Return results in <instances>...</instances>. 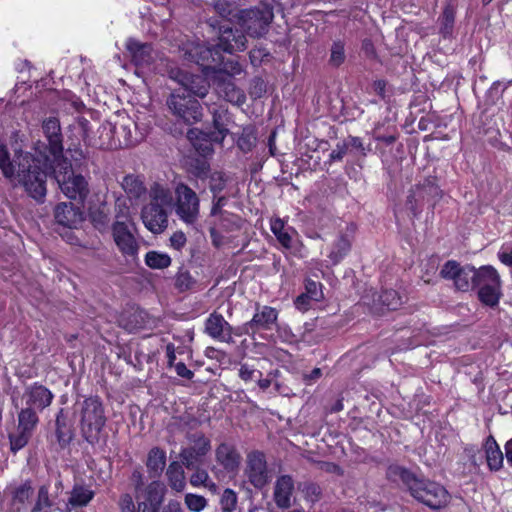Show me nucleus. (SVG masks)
<instances>
[{
    "label": "nucleus",
    "mask_w": 512,
    "mask_h": 512,
    "mask_svg": "<svg viewBox=\"0 0 512 512\" xmlns=\"http://www.w3.org/2000/svg\"><path fill=\"white\" fill-rule=\"evenodd\" d=\"M387 477L394 482H401L414 499L432 510L444 508L450 501V495L445 487L434 481L420 478L402 466L390 465L387 469Z\"/></svg>",
    "instance_id": "obj_1"
},
{
    "label": "nucleus",
    "mask_w": 512,
    "mask_h": 512,
    "mask_svg": "<svg viewBox=\"0 0 512 512\" xmlns=\"http://www.w3.org/2000/svg\"><path fill=\"white\" fill-rule=\"evenodd\" d=\"M30 153H17L12 161L8 159L6 149L0 146V168L3 174L11 179L14 185H21L34 199L41 201L46 195V187L43 186V173L33 166Z\"/></svg>",
    "instance_id": "obj_2"
},
{
    "label": "nucleus",
    "mask_w": 512,
    "mask_h": 512,
    "mask_svg": "<svg viewBox=\"0 0 512 512\" xmlns=\"http://www.w3.org/2000/svg\"><path fill=\"white\" fill-rule=\"evenodd\" d=\"M173 202V192L167 184L153 182L150 185L148 202L141 209V220L150 232L160 234L168 227V216Z\"/></svg>",
    "instance_id": "obj_3"
},
{
    "label": "nucleus",
    "mask_w": 512,
    "mask_h": 512,
    "mask_svg": "<svg viewBox=\"0 0 512 512\" xmlns=\"http://www.w3.org/2000/svg\"><path fill=\"white\" fill-rule=\"evenodd\" d=\"M184 56L202 67L203 73L211 79L223 73V77L231 79L242 72L239 62L233 59L224 60L218 49L200 43H190L185 48Z\"/></svg>",
    "instance_id": "obj_4"
},
{
    "label": "nucleus",
    "mask_w": 512,
    "mask_h": 512,
    "mask_svg": "<svg viewBox=\"0 0 512 512\" xmlns=\"http://www.w3.org/2000/svg\"><path fill=\"white\" fill-rule=\"evenodd\" d=\"M42 128L48 144L38 142L34 147L36 155L30 154V159L33 161L32 166H37V170L43 173V186L46 187L48 168L63 159V144L61 127L57 118L49 117L44 120Z\"/></svg>",
    "instance_id": "obj_5"
},
{
    "label": "nucleus",
    "mask_w": 512,
    "mask_h": 512,
    "mask_svg": "<svg viewBox=\"0 0 512 512\" xmlns=\"http://www.w3.org/2000/svg\"><path fill=\"white\" fill-rule=\"evenodd\" d=\"M79 416L81 430L87 442L92 446L100 445V433L106 423L101 400L98 397L86 398L79 404Z\"/></svg>",
    "instance_id": "obj_6"
},
{
    "label": "nucleus",
    "mask_w": 512,
    "mask_h": 512,
    "mask_svg": "<svg viewBox=\"0 0 512 512\" xmlns=\"http://www.w3.org/2000/svg\"><path fill=\"white\" fill-rule=\"evenodd\" d=\"M53 170L55 179L66 197L83 202L88 193V183L82 175H75L71 169L70 163L62 159L48 168Z\"/></svg>",
    "instance_id": "obj_7"
},
{
    "label": "nucleus",
    "mask_w": 512,
    "mask_h": 512,
    "mask_svg": "<svg viewBox=\"0 0 512 512\" xmlns=\"http://www.w3.org/2000/svg\"><path fill=\"white\" fill-rule=\"evenodd\" d=\"M475 287L478 288V297L483 304L494 307L499 303L502 280L494 266L483 265L477 269Z\"/></svg>",
    "instance_id": "obj_8"
},
{
    "label": "nucleus",
    "mask_w": 512,
    "mask_h": 512,
    "mask_svg": "<svg viewBox=\"0 0 512 512\" xmlns=\"http://www.w3.org/2000/svg\"><path fill=\"white\" fill-rule=\"evenodd\" d=\"M173 206L178 218L188 226H193L200 216V199L196 192L185 183L179 182L174 188Z\"/></svg>",
    "instance_id": "obj_9"
},
{
    "label": "nucleus",
    "mask_w": 512,
    "mask_h": 512,
    "mask_svg": "<svg viewBox=\"0 0 512 512\" xmlns=\"http://www.w3.org/2000/svg\"><path fill=\"white\" fill-rule=\"evenodd\" d=\"M167 106L173 115L187 124H193L202 119L201 104L194 96L186 94L182 89L174 90L167 99Z\"/></svg>",
    "instance_id": "obj_10"
},
{
    "label": "nucleus",
    "mask_w": 512,
    "mask_h": 512,
    "mask_svg": "<svg viewBox=\"0 0 512 512\" xmlns=\"http://www.w3.org/2000/svg\"><path fill=\"white\" fill-rule=\"evenodd\" d=\"M273 10L268 5H261L254 9L240 11L239 24L251 37H261L267 30L273 19Z\"/></svg>",
    "instance_id": "obj_11"
},
{
    "label": "nucleus",
    "mask_w": 512,
    "mask_h": 512,
    "mask_svg": "<svg viewBox=\"0 0 512 512\" xmlns=\"http://www.w3.org/2000/svg\"><path fill=\"white\" fill-rule=\"evenodd\" d=\"M440 196L441 190L434 180L426 179L409 191L406 206L413 215H417L425 204L434 205Z\"/></svg>",
    "instance_id": "obj_12"
},
{
    "label": "nucleus",
    "mask_w": 512,
    "mask_h": 512,
    "mask_svg": "<svg viewBox=\"0 0 512 512\" xmlns=\"http://www.w3.org/2000/svg\"><path fill=\"white\" fill-rule=\"evenodd\" d=\"M477 269L471 265L461 266L454 260L447 261L441 268L440 275L447 280H452L459 291H469L475 287Z\"/></svg>",
    "instance_id": "obj_13"
},
{
    "label": "nucleus",
    "mask_w": 512,
    "mask_h": 512,
    "mask_svg": "<svg viewBox=\"0 0 512 512\" xmlns=\"http://www.w3.org/2000/svg\"><path fill=\"white\" fill-rule=\"evenodd\" d=\"M38 421L36 411L31 408L21 409L18 414V426L9 436L11 448H24L31 439Z\"/></svg>",
    "instance_id": "obj_14"
},
{
    "label": "nucleus",
    "mask_w": 512,
    "mask_h": 512,
    "mask_svg": "<svg viewBox=\"0 0 512 512\" xmlns=\"http://www.w3.org/2000/svg\"><path fill=\"white\" fill-rule=\"evenodd\" d=\"M126 51L133 64L139 68L150 67L159 57L158 52L149 43L129 38L125 43Z\"/></svg>",
    "instance_id": "obj_15"
},
{
    "label": "nucleus",
    "mask_w": 512,
    "mask_h": 512,
    "mask_svg": "<svg viewBox=\"0 0 512 512\" xmlns=\"http://www.w3.org/2000/svg\"><path fill=\"white\" fill-rule=\"evenodd\" d=\"M204 75L206 74L204 73ZM207 77L182 70L177 71L172 76L180 84V89L199 98H204L208 94L210 84L206 79Z\"/></svg>",
    "instance_id": "obj_16"
},
{
    "label": "nucleus",
    "mask_w": 512,
    "mask_h": 512,
    "mask_svg": "<svg viewBox=\"0 0 512 512\" xmlns=\"http://www.w3.org/2000/svg\"><path fill=\"white\" fill-rule=\"evenodd\" d=\"M113 240L124 256L133 257L137 254L139 245L125 221H115L112 226Z\"/></svg>",
    "instance_id": "obj_17"
},
{
    "label": "nucleus",
    "mask_w": 512,
    "mask_h": 512,
    "mask_svg": "<svg viewBox=\"0 0 512 512\" xmlns=\"http://www.w3.org/2000/svg\"><path fill=\"white\" fill-rule=\"evenodd\" d=\"M247 474L255 487L264 486L269 479L265 455L260 450H254L247 457Z\"/></svg>",
    "instance_id": "obj_18"
},
{
    "label": "nucleus",
    "mask_w": 512,
    "mask_h": 512,
    "mask_svg": "<svg viewBox=\"0 0 512 512\" xmlns=\"http://www.w3.org/2000/svg\"><path fill=\"white\" fill-rule=\"evenodd\" d=\"M53 398V393L47 387L38 383L28 386L23 393L25 408H31L34 411L44 410L52 403Z\"/></svg>",
    "instance_id": "obj_19"
},
{
    "label": "nucleus",
    "mask_w": 512,
    "mask_h": 512,
    "mask_svg": "<svg viewBox=\"0 0 512 512\" xmlns=\"http://www.w3.org/2000/svg\"><path fill=\"white\" fill-rule=\"evenodd\" d=\"M354 227L347 226L345 232H341L329 245L327 257L332 265L339 264L350 252L353 240Z\"/></svg>",
    "instance_id": "obj_20"
},
{
    "label": "nucleus",
    "mask_w": 512,
    "mask_h": 512,
    "mask_svg": "<svg viewBox=\"0 0 512 512\" xmlns=\"http://www.w3.org/2000/svg\"><path fill=\"white\" fill-rule=\"evenodd\" d=\"M210 47L227 53L242 51L246 48V37L241 30H233L229 27L223 28L220 32L217 45Z\"/></svg>",
    "instance_id": "obj_21"
},
{
    "label": "nucleus",
    "mask_w": 512,
    "mask_h": 512,
    "mask_svg": "<svg viewBox=\"0 0 512 512\" xmlns=\"http://www.w3.org/2000/svg\"><path fill=\"white\" fill-rule=\"evenodd\" d=\"M278 311L270 306H262L258 308L253 318L244 324L243 330L246 334H253L258 330L271 329L272 325L277 321Z\"/></svg>",
    "instance_id": "obj_22"
},
{
    "label": "nucleus",
    "mask_w": 512,
    "mask_h": 512,
    "mask_svg": "<svg viewBox=\"0 0 512 512\" xmlns=\"http://www.w3.org/2000/svg\"><path fill=\"white\" fill-rule=\"evenodd\" d=\"M205 332L211 338L230 343L232 339V327L225 318L216 312L209 315L205 322Z\"/></svg>",
    "instance_id": "obj_23"
},
{
    "label": "nucleus",
    "mask_w": 512,
    "mask_h": 512,
    "mask_svg": "<svg viewBox=\"0 0 512 512\" xmlns=\"http://www.w3.org/2000/svg\"><path fill=\"white\" fill-rule=\"evenodd\" d=\"M217 93L226 101L240 106L246 100L245 93L236 87L231 79L223 77V73L218 74L215 79H212Z\"/></svg>",
    "instance_id": "obj_24"
},
{
    "label": "nucleus",
    "mask_w": 512,
    "mask_h": 512,
    "mask_svg": "<svg viewBox=\"0 0 512 512\" xmlns=\"http://www.w3.org/2000/svg\"><path fill=\"white\" fill-rule=\"evenodd\" d=\"M204 450H182L181 458L183 464L188 468H195L194 473L190 477L191 485L198 486H207V481L209 480V476L206 470L200 469L195 465L194 459L197 460L198 457L204 455Z\"/></svg>",
    "instance_id": "obj_25"
},
{
    "label": "nucleus",
    "mask_w": 512,
    "mask_h": 512,
    "mask_svg": "<svg viewBox=\"0 0 512 512\" xmlns=\"http://www.w3.org/2000/svg\"><path fill=\"white\" fill-rule=\"evenodd\" d=\"M270 229L283 248L290 250L295 246L298 232L293 227L286 226L281 218H272Z\"/></svg>",
    "instance_id": "obj_26"
},
{
    "label": "nucleus",
    "mask_w": 512,
    "mask_h": 512,
    "mask_svg": "<svg viewBox=\"0 0 512 512\" xmlns=\"http://www.w3.org/2000/svg\"><path fill=\"white\" fill-rule=\"evenodd\" d=\"M55 219L64 227L77 228L83 221V213L72 203H60L55 208Z\"/></svg>",
    "instance_id": "obj_27"
},
{
    "label": "nucleus",
    "mask_w": 512,
    "mask_h": 512,
    "mask_svg": "<svg viewBox=\"0 0 512 512\" xmlns=\"http://www.w3.org/2000/svg\"><path fill=\"white\" fill-rule=\"evenodd\" d=\"M164 490L159 482H152L146 488V499L139 503L143 512H157L163 502Z\"/></svg>",
    "instance_id": "obj_28"
},
{
    "label": "nucleus",
    "mask_w": 512,
    "mask_h": 512,
    "mask_svg": "<svg viewBox=\"0 0 512 512\" xmlns=\"http://www.w3.org/2000/svg\"><path fill=\"white\" fill-rule=\"evenodd\" d=\"M294 489L293 480L290 476H281L275 485L274 500L278 507L287 508L291 504V496Z\"/></svg>",
    "instance_id": "obj_29"
},
{
    "label": "nucleus",
    "mask_w": 512,
    "mask_h": 512,
    "mask_svg": "<svg viewBox=\"0 0 512 512\" xmlns=\"http://www.w3.org/2000/svg\"><path fill=\"white\" fill-rule=\"evenodd\" d=\"M212 116L215 131L211 133V140L221 144L229 133L228 124L230 122V118L228 111L220 107L212 111Z\"/></svg>",
    "instance_id": "obj_30"
},
{
    "label": "nucleus",
    "mask_w": 512,
    "mask_h": 512,
    "mask_svg": "<svg viewBox=\"0 0 512 512\" xmlns=\"http://www.w3.org/2000/svg\"><path fill=\"white\" fill-rule=\"evenodd\" d=\"M121 187L130 199H139L148 192L143 177L135 174L123 177Z\"/></svg>",
    "instance_id": "obj_31"
},
{
    "label": "nucleus",
    "mask_w": 512,
    "mask_h": 512,
    "mask_svg": "<svg viewBox=\"0 0 512 512\" xmlns=\"http://www.w3.org/2000/svg\"><path fill=\"white\" fill-rule=\"evenodd\" d=\"M33 494V488L29 481L22 483L12 491V506L20 512L25 508L26 503L29 501Z\"/></svg>",
    "instance_id": "obj_32"
},
{
    "label": "nucleus",
    "mask_w": 512,
    "mask_h": 512,
    "mask_svg": "<svg viewBox=\"0 0 512 512\" xmlns=\"http://www.w3.org/2000/svg\"><path fill=\"white\" fill-rule=\"evenodd\" d=\"M167 477L172 489L181 492L185 488V476L182 466L178 462H172L167 469Z\"/></svg>",
    "instance_id": "obj_33"
},
{
    "label": "nucleus",
    "mask_w": 512,
    "mask_h": 512,
    "mask_svg": "<svg viewBox=\"0 0 512 512\" xmlns=\"http://www.w3.org/2000/svg\"><path fill=\"white\" fill-rule=\"evenodd\" d=\"M94 497V492L81 485H75L71 491L69 504L73 507L86 506Z\"/></svg>",
    "instance_id": "obj_34"
},
{
    "label": "nucleus",
    "mask_w": 512,
    "mask_h": 512,
    "mask_svg": "<svg viewBox=\"0 0 512 512\" xmlns=\"http://www.w3.org/2000/svg\"><path fill=\"white\" fill-rule=\"evenodd\" d=\"M145 263L152 269H165L171 265V257L167 253L149 251L145 255Z\"/></svg>",
    "instance_id": "obj_35"
},
{
    "label": "nucleus",
    "mask_w": 512,
    "mask_h": 512,
    "mask_svg": "<svg viewBox=\"0 0 512 512\" xmlns=\"http://www.w3.org/2000/svg\"><path fill=\"white\" fill-rule=\"evenodd\" d=\"M53 502L49 497V488L42 485L38 489L36 501L30 512H51Z\"/></svg>",
    "instance_id": "obj_36"
},
{
    "label": "nucleus",
    "mask_w": 512,
    "mask_h": 512,
    "mask_svg": "<svg viewBox=\"0 0 512 512\" xmlns=\"http://www.w3.org/2000/svg\"><path fill=\"white\" fill-rule=\"evenodd\" d=\"M217 459L228 471L235 470L240 463L237 450H217Z\"/></svg>",
    "instance_id": "obj_37"
},
{
    "label": "nucleus",
    "mask_w": 512,
    "mask_h": 512,
    "mask_svg": "<svg viewBox=\"0 0 512 512\" xmlns=\"http://www.w3.org/2000/svg\"><path fill=\"white\" fill-rule=\"evenodd\" d=\"M441 33L444 37H448L452 34L454 22H455V8L451 5L445 7L441 15Z\"/></svg>",
    "instance_id": "obj_38"
},
{
    "label": "nucleus",
    "mask_w": 512,
    "mask_h": 512,
    "mask_svg": "<svg viewBox=\"0 0 512 512\" xmlns=\"http://www.w3.org/2000/svg\"><path fill=\"white\" fill-rule=\"evenodd\" d=\"M379 302L389 310H396L402 305V298L395 290H385L379 295Z\"/></svg>",
    "instance_id": "obj_39"
},
{
    "label": "nucleus",
    "mask_w": 512,
    "mask_h": 512,
    "mask_svg": "<svg viewBox=\"0 0 512 512\" xmlns=\"http://www.w3.org/2000/svg\"><path fill=\"white\" fill-rule=\"evenodd\" d=\"M63 414V409H60V411L57 414L56 417V434L58 438L59 445L64 447L69 445L71 439H72V431L71 429L66 425L63 424V426L60 424V419Z\"/></svg>",
    "instance_id": "obj_40"
},
{
    "label": "nucleus",
    "mask_w": 512,
    "mask_h": 512,
    "mask_svg": "<svg viewBox=\"0 0 512 512\" xmlns=\"http://www.w3.org/2000/svg\"><path fill=\"white\" fill-rule=\"evenodd\" d=\"M166 464V455L164 450H151L147 460V466L154 472L162 471Z\"/></svg>",
    "instance_id": "obj_41"
},
{
    "label": "nucleus",
    "mask_w": 512,
    "mask_h": 512,
    "mask_svg": "<svg viewBox=\"0 0 512 512\" xmlns=\"http://www.w3.org/2000/svg\"><path fill=\"white\" fill-rule=\"evenodd\" d=\"M195 284V280L191 274L186 270H179L175 278V287L180 291L184 292L190 290Z\"/></svg>",
    "instance_id": "obj_42"
},
{
    "label": "nucleus",
    "mask_w": 512,
    "mask_h": 512,
    "mask_svg": "<svg viewBox=\"0 0 512 512\" xmlns=\"http://www.w3.org/2000/svg\"><path fill=\"white\" fill-rule=\"evenodd\" d=\"M190 172L199 179H207L209 176L210 166L204 159H195L190 165Z\"/></svg>",
    "instance_id": "obj_43"
},
{
    "label": "nucleus",
    "mask_w": 512,
    "mask_h": 512,
    "mask_svg": "<svg viewBox=\"0 0 512 512\" xmlns=\"http://www.w3.org/2000/svg\"><path fill=\"white\" fill-rule=\"evenodd\" d=\"M485 453L486 461L491 470H499L504 461L502 450H480Z\"/></svg>",
    "instance_id": "obj_44"
},
{
    "label": "nucleus",
    "mask_w": 512,
    "mask_h": 512,
    "mask_svg": "<svg viewBox=\"0 0 512 512\" xmlns=\"http://www.w3.org/2000/svg\"><path fill=\"white\" fill-rule=\"evenodd\" d=\"M115 218L116 221H125L127 224L130 222L131 210L126 199L118 198L116 200Z\"/></svg>",
    "instance_id": "obj_45"
},
{
    "label": "nucleus",
    "mask_w": 512,
    "mask_h": 512,
    "mask_svg": "<svg viewBox=\"0 0 512 512\" xmlns=\"http://www.w3.org/2000/svg\"><path fill=\"white\" fill-rule=\"evenodd\" d=\"M308 298L313 301H321L323 299L322 285L311 279L305 281V293Z\"/></svg>",
    "instance_id": "obj_46"
},
{
    "label": "nucleus",
    "mask_w": 512,
    "mask_h": 512,
    "mask_svg": "<svg viewBox=\"0 0 512 512\" xmlns=\"http://www.w3.org/2000/svg\"><path fill=\"white\" fill-rule=\"evenodd\" d=\"M256 142V137L251 130L244 129L237 140V146L243 152L247 153L252 150Z\"/></svg>",
    "instance_id": "obj_47"
},
{
    "label": "nucleus",
    "mask_w": 512,
    "mask_h": 512,
    "mask_svg": "<svg viewBox=\"0 0 512 512\" xmlns=\"http://www.w3.org/2000/svg\"><path fill=\"white\" fill-rule=\"evenodd\" d=\"M221 508L223 512H232L236 508L237 495L231 489H225L221 496Z\"/></svg>",
    "instance_id": "obj_48"
},
{
    "label": "nucleus",
    "mask_w": 512,
    "mask_h": 512,
    "mask_svg": "<svg viewBox=\"0 0 512 512\" xmlns=\"http://www.w3.org/2000/svg\"><path fill=\"white\" fill-rule=\"evenodd\" d=\"M208 178L210 179L209 187L211 192L216 196L225 187L224 173L220 171L210 172Z\"/></svg>",
    "instance_id": "obj_49"
},
{
    "label": "nucleus",
    "mask_w": 512,
    "mask_h": 512,
    "mask_svg": "<svg viewBox=\"0 0 512 512\" xmlns=\"http://www.w3.org/2000/svg\"><path fill=\"white\" fill-rule=\"evenodd\" d=\"M214 9L221 17L231 19L236 6L234 2L229 0H217L214 3Z\"/></svg>",
    "instance_id": "obj_50"
},
{
    "label": "nucleus",
    "mask_w": 512,
    "mask_h": 512,
    "mask_svg": "<svg viewBox=\"0 0 512 512\" xmlns=\"http://www.w3.org/2000/svg\"><path fill=\"white\" fill-rule=\"evenodd\" d=\"M345 60V48L341 41H336L331 47L330 62L334 66L341 65Z\"/></svg>",
    "instance_id": "obj_51"
},
{
    "label": "nucleus",
    "mask_w": 512,
    "mask_h": 512,
    "mask_svg": "<svg viewBox=\"0 0 512 512\" xmlns=\"http://www.w3.org/2000/svg\"><path fill=\"white\" fill-rule=\"evenodd\" d=\"M185 504L189 510L200 512L205 508L207 502L203 496L189 493L185 496Z\"/></svg>",
    "instance_id": "obj_52"
},
{
    "label": "nucleus",
    "mask_w": 512,
    "mask_h": 512,
    "mask_svg": "<svg viewBox=\"0 0 512 512\" xmlns=\"http://www.w3.org/2000/svg\"><path fill=\"white\" fill-rule=\"evenodd\" d=\"M238 375L243 381L249 382L256 380L257 377H261L262 372L247 363H244L240 365Z\"/></svg>",
    "instance_id": "obj_53"
},
{
    "label": "nucleus",
    "mask_w": 512,
    "mask_h": 512,
    "mask_svg": "<svg viewBox=\"0 0 512 512\" xmlns=\"http://www.w3.org/2000/svg\"><path fill=\"white\" fill-rule=\"evenodd\" d=\"M497 258L502 264L512 268V243L503 245L497 253Z\"/></svg>",
    "instance_id": "obj_54"
},
{
    "label": "nucleus",
    "mask_w": 512,
    "mask_h": 512,
    "mask_svg": "<svg viewBox=\"0 0 512 512\" xmlns=\"http://www.w3.org/2000/svg\"><path fill=\"white\" fill-rule=\"evenodd\" d=\"M187 242V238L184 232L176 231L170 237V245L176 250H181Z\"/></svg>",
    "instance_id": "obj_55"
},
{
    "label": "nucleus",
    "mask_w": 512,
    "mask_h": 512,
    "mask_svg": "<svg viewBox=\"0 0 512 512\" xmlns=\"http://www.w3.org/2000/svg\"><path fill=\"white\" fill-rule=\"evenodd\" d=\"M348 144L346 143H338L336 147L330 153V159L332 161H340L347 153Z\"/></svg>",
    "instance_id": "obj_56"
},
{
    "label": "nucleus",
    "mask_w": 512,
    "mask_h": 512,
    "mask_svg": "<svg viewBox=\"0 0 512 512\" xmlns=\"http://www.w3.org/2000/svg\"><path fill=\"white\" fill-rule=\"evenodd\" d=\"M175 371L178 376L185 378V379H192L194 376V373L186 367V365L183 362H178L174 365Z\"/></svg>",
    "instance_id": "obj_57"
},
{
    "label": "nucleus",
    "mask_w": 512,
    "mask_h": 512,
    "mask_svg": "<svg viewBox=\"0 0 512 512\" xmlns=\"http://www.w3.org/2000/svg\"><path fill=\"white\" fill-rule=\"evenodd\" d=\"M121 512H131L135 510V505L132 497L129 494H125L120 499Z\"/></svg>",
    "instance_id": "obj_58"
},
{
    "label": "nucleus",
    "mask_w": 512,
    "mask_h": 512,
    "mask_svg": "<svg viewBox=\"0 0 512 512\" xmlns=\"http://www.w3.org/2000/svg\"><path fill=\"white\" fill-rule=\"evenodd\" d=\"M250 60L254 66H257L261 63L264 57L268 56V54L263 49H253L250 51Z\"/></svg>",
    "instance_id": "obj_59"
},
{
    "label": "nucleus",
    "mask_w": 512,
    "mask_h": 512,
    "mask_svg": "<svg viewBox=\"0 0 512 512\" xmlns=\"http://www.w3.org/2000/svg\"><path fill=\"white\" fill-rule=\"evenodd\" d=\"M310 301L311 299L307 297V295H304L303 293L301 295H299L296 299H295V306L298 310L300 311H307L309 309V306H310Z\"/></svg>",
    "instance_id": "obj_60"
},
{
    "label": "nucleus",
    "mask_w": 512,
    "mask_h": 512,
    "mask_svg": "<svg viewBox=\"0 0 512 512\" xmlns=\"http://www.w3.org/2000/svg\"><path fill=\"white\" fill-rule=\"evenodd\" d=\"M227 199L225 197H218L214 200L213 206L211 209V215L216 216L222 213V207L226 205Z\"/></svg>",
    "instance_id": "obj_61"
},
{
    "label": "nucleus",
    "mask_w": 512,
    "mask_h": 512,
    "mask_svg": "<svg viewBox=\"0 0 512 512\" xmlns=\"http://www.w3.org/2000/svg\"><path fill=\"white\" fill-rule=\"evenodd\" d=\"M166 357H167V364L169 367H172L175 365V346L172 343H169L166 345Z\"/></svg>",
    "instance_id": "obj_62"
},
{
    "label": "nucleus",
    "mask_w": 512,
    "mask_h": 512,
    "mask_svg": "<svg viewBox=\"0 0 512 512\" xmlns=\"http://www.w3.org/2000/svg\"><path fill=\"white\" fill-rule=\"evenodd\" d=\"M345 143L348 144V148L352 147V148L364 153L363 143L360 138L350 137Z\"/></svg>",
    "instance_id": "obj_63"
},
{
    "label": "nucleus",
    "mask_w": 512,
    "mask_h": 512,
    "mask_svg": "<svg viewBox=\"0 0 512 512\" xmlns=\"http://www.w3.org/2000/svg\"><path fill=\"white\" fill-rule=\"evenodd\" d=\"M264 91V83L262 80H255L254 90L251 91V95L254 97H259Z\"/></svg>",
    "instance_id": "obj_64"
}]
</instances>
